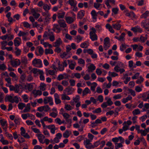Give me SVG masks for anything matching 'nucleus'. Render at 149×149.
Returning <instances> with one entry per match:
<instances>
[{"instance_id":"48","label":"nucleus","mask_w":149,"mask_h":149,"mask_svg":"<svg viewBox=\"0 0 149 149\" xmlns=\"http://www.w3.org/2000/svg\"><path fill=\"white\" fill-rule=\"evenodd\" d=\"M93 84L94 85L93 86H91V91H95V88L97 85L96 83L94 82L93 83Z\"/></svg>"},{"instance_id":"12","label":"nucleus","mask_w":149,"mask_h":149,"mask_svg":"<svg viewBox=\"0 0 149 149\" xmlns=\"http://www.w3.org/2000/svg\"><path fill=\"white\" fill-rule=\"evenodd\" d=\"M62 43V41L60 38H58L54 43V45L53 46L54 47H59L60 45Z\"/></svg>"},{"instance_id":"64","label":"nucleus","mask_w":149,"mask_h":149,"mask_svg":"<svg viewBox=\"0 0 149 149\" xmlns=\"http://www.w3.org/2000/svg\"><path fill=\"white\" fill-rule=\"evenodd\" d=\"M82 37H81L80 35H78L77 36V43L80 42L82 40Z\"/></svg>"},{"instance_id":"58","label":"nucleus","mask_w":149,"mask_h":149,"mask_svg":"<svg viewBox=\"0 0 149 149\" xmlns=\"http://www.w3.org/2000/svg\"><path fill=\"white\" fill-rule=\"evenodd\" d=\"M118 9L117 8H113L112 9V11L115 15H116L118 13Z\"/></svg>"},{"instance_id":"17","label":"nucleus","mask_w":149,"mask_h":149,"mask_svg":"<svg viewBox=\"0 0 149 149\" xmlns=\"http://www.w3.org/2000/svg\"><path fill=\"white\" fill-rule=\"evenodd\" d=\"M132 97L130 95H128V97H127L125 98H123L122 100V102L124 104L126 103L127 102L128 100H132Z\"/></svg>"},{"instance_id":"34","label":"nucleus","mask_w":149,"mask_h":149,"mask_svg":"<svg viewBox=\"0 0 149 149\" xmlns=\"http://www.w3.org/2000/svg\"><path fill=\"white\" fill-rule=\"evenodd\" d=\"M125 35V34L124 32H123L121 34V35L119 37V40L120 41H124V37Z\"/></svg>"},{"instance_id":"57","label":"nucleus","mask_w":149,"mask_h":149,"mask_svg":"<svg viewBox=\"0 0 149 149\" xmlns=\"http://www.w3.org/2000/svg\"><path fill=\"white\" fill-rule=\"evenodd\" d=\"M33 88V86L32 84H28L27 89L29 91H31L32 90Z\"/></svg>"},{"instance_id":"40","label":"nucleus","mask_w":149,"mask_h":149,"mask_svg":"<svg viewBox=\"0 0 149 149\" xmlns=\"http://www.w3.org/2000/svg\"><path fill=\"white\" fill-rule=\"evenodd\" d=\"M18 61H10V63L11 65L13 67H16L18 65Z\"/></svg>"},{"instance_id":"33","label":"nucleus","mask_w":149,"mask_h":149,"mask_svg":"<svg viewBox=\"0 0 149 149\" xmlns=\"http://www.w3.org/2000/svg\"><path fill=\"white\" fill-rule=\"evenodd\" d=\"M140 113L139 109H134L132 112V113L134 116L140 114Z\"/></svg>"},{"instance_id":"4","label":"nucleus","mask_w":149,"mask_h":149,"mask_svg":"<svg viewBox=\"0 0 149 149\" xmlns=\"http://www.w3.org/2000/svg\"><path fill=\"white\" fill-rule=\"evenodd\" d=\"M113 102L111 98H109L107 100V102H104L101 105V107L103 108H105L108 106H111L113 104Z\"/></svg>"},{"instance_id":"61","label":"nucleus","mask_w":149,"mask_h":149,"mask_svg":"<svg viewBox=\"0 0 149 149\" xmlns=\"http://www.w3.org/2000/svg\"><path fill=\"white\" fill-rule=\"evenodd\" d=\"M28 117H29L30 118V119L32 120H34L35 119V117L32 114L27 113Z\"/></svg>"},{"instance_id":"63","label":"nucleus","mask_w":149,"mask_h":149,"mask_svg":"<svg viewBox=\"0 0 149 149\" xmlns=\"http://www.w3.org/2000/svg\"><path fill=\"white\" fill-rule=\"evenodd\" d=\"M122 97V96L120 94H118L115 95L113 97V98L116 100L120 99Z\"/></svg>"},{"instance_id":"62","label":"nucleus","mask_w":149,"mask_h":149,"mask_svg":"<svg viewBox=\"0 0 149 149\" xmlns=\"http://www.w3.org/2000/svg\"><path fill=\"white\" fill-rule=\"evenodd\" d=\"M96 91L98 93H102V90L99 86H98L97 88Z\"/></svg>"},{"instance_id":"31","label":"nucleus","mask_w":149,"mask_h":149,"mask_svg":"<svg viewBox=\"0 0 149 149\" xmlns=\"http://www.w3.org/2000/svg\"><path fill=\"white\" fill-rule=\"evenodd\" d=\"M2 138L0 140V141L1 142L3 145H7L8 144L9 142L8 141L6 140H4V138L2 134Z\"/></svg>"},{"instance_id":"43","label":"nucleus","mask_w":149,"mask_h":149,"mask_svg":"<svg viewBox=\"0 0 149 149\" xmlns=\"http://www.w3.org/2000/svg\"><path fill=\"white\" fill-rule=\"evenodd\" d=\"M15 49L16 50L15 52L16 55L17 56H18L20 55L21 52V50L17 47L15 48Z\"/></svg>"},{"instance_id":"5","label":"nucleus","mask_w":149,"mask_h":149,"mask_svg":"<svg viewBox=\"0 0 149 149\" xmlns=\"http://www.w3.org/2000/svg\"><path fill=\"white\" fill-rule=\"evenodd\" d=\"M64 91L67 92V95H69L72 94L74 92V89L72 87H70L69 86L65 88Z\"/></svg>"},{"instance_id":"24","label":"nucleus","mask_w":149,"mask_h":149,"mask_svg":"<svg viewBox=\"0 0 149 149\" xmlns=\"http://www.w3.org/2000/svg\"><path fill=\"white\" fill-rule=\"evenodd\" d=\"M129 45H125V43L122 44L120 46V50L121 51H123L125 49L128 47H129Z\"/></svg>"},{"instance_id":"8","label":"nucleus","mask_w":149,"mask_h":149,"mask_svg":"<svg viewBox=\"0 0 149 149\" xmlns=\"http://www.w3.org/2000/svg\"><path fill=\"white\" fill-rule=\"evenodd\" d=\"M131 30L133 31L134 32L136 33L139 32L141 33L142 31V29L139 26H136L135 27H132Z\"/></svg>"},{"instance_id":"46","label":"nucleus","mask_w":149,"mask_h":149,"mask_svg":"<svg viewBox=\"0 0 149 149\" xmlns=\"http://www.w3.org/2000/svg\"><path fill=\"white\" fill-rule=\"evenodd\" d=\"M6 67L4 64H0V69L3 71L6 70Z\"/></svg>"},{"instance_id":"25","label":"nucleus","mask_w":149,"mask_h":149,"mask_svg":"<svg viewBox=\"0 0 149 149\" xmlns=\"http://www.w3.org/2000/svg\"><path fill=\"white\" fill-rule=\"evenodd\" d=\"M0 123L2 127L7 126L8 125L7 121L4 120L3 119L0 120Z\"/></svg>"},{"instance_id":"3","label":"nucleus","mask_w":149,"mask_h":149,"mask_svg":"<svg viewBox=\"0 0 149 149\" xmlns=\"http://www.w3.org/2000/svg\"><path fill=\"white\" fill-rule=\"evenodd\" d=\"M141 26L147 31H149V19L142 21L141 23Z\"/></svg>"},{"instance_id":"16","label":"nucleus","mask_w":149,"mask_h":149,"mask_svg":"<svg viewBox=\"0 0 149 149\" xmlns=\"http://www.w3.org/2000/svg\"><path fill=\"white\" fill-rule=\"evenodd\" d=\"M65 19L66 22L69 24H71L73 22L74 20L72 17H66L65 18Z\"/></svg>"},{"instance_id":"36","label":"nucleus","mask_w":149,"mask_h":149,"mask_svg":"<svg viewBox=\"0 0 149 149\" xmlns=\"http://www.w3.org/2000/svg\"><path fill=\"white\" fill-rule=\"evenodd\" d=\"M139 79L136 81V83L137 84H140L143 82L144 79L141 76H140Z\"/></svg>"},{"instance_id":"37","label":"nucleus","mask_w":149,"mask_h":149,"mask_svg":"<svg viewBox=\"0 0 149 149\" xmlns=\"http://www.w3.org/2000/svg\"><path fill=\"white\" fill-rule=\"evenodd\" d=\"M46 86V84L44 83H41L40 86V90L44 91L45 90V87Z\"/></svg>"},{"instance_id":"49","label":"nucleus","mask_w":149,"mask_h":149,"mask_svg":"<svg viewBox=\"0 0 149 149\" xmlns=\"http://www.w3.org/2000/svg\"><path fill=\"white\" fill-rule=\"evenodd\" d=\"M88 46V45L87 44L86 42L81 43L80 45V47L82 48H86Z\"/></svg>"},{"instance_id":"45","label":"nucleus","mask_w":149,"mask_h":149,"mask_svg":"<svg viewBox=\"0 0 149 149\" xmlns=\"http://www.w3.org/2000/svg\"><path fill=\"white\" fill-rule=\"evenodd\" d=\"M7 98L9 102L12 103L14 102L13 99V97L12 96L10 95H8L7 96Z\"/></svg>"},{"instance_id":"54","label":"nucleus","mask_w":149,"mask_h":149,"mask_svg":"<svg viewBox=\"0 0 149 149\" xmlns=\"http://www.w3.org/2000/svg\"><path fill=\"white\" fill-rule=\"evenodd\" d=\"M135 90L137 92H139L142 91V89L138 86L135 87Z\"/></svg>"},{"instance_id":"9","label":"nucleus","mask_w":149,"mask_h":149,"mask_svg":"<svg viewBox=\"0 0 149 149\" xmlns=\"http://www.w3.org/2000/svg\"><path fill=\"white\" fill-rule=\"evenodd\" d=\"M58 22L61 27L64 28L66 27L67 24L65 23V21L64 20L60 19L58 20Z\"/></svg>"},{"instance_id":"41","label":"nucleus","mask_w":149,"mask_h":149,"mask_svg":"<svg viewBox=\"0 0 149 149\" xmlns=\"http://www.w3.org/2000/svg\"><path fill=\"white\" fill-rule=\"evenodd\" d=\"M33 93L35 95H41L42 94V92L39 90L36 91H34L33 92Z\"/></svg>"},{"instance_id":"56","label":"nucleus","mask_w":149,"mask_h":149,"mask_svg":"<svg viewBox=\"0 0 149 149\" xmlns=\"http://www.w3.org/2000/svg\"><path fill=\"white\" fill-rule=\"evenodd\" d=\"M63 116L64 118L67 119L70 117V115L67 113H62Z\"/></svg>"},{"instance_id":"21","label":"nucleus","mask_w":149,"mask_h":149,"mask_svg":"<svg viewBox=\"0 0 149 149\" xmlns=\"http://www.w3.org/2000/svg\"><path fill=\"white\" fill-rule=\"evenodd\" d=\"M149 16V11H146L141 16V18H146Z\"/></svg>"},{"instance_id":"10","label":"nucleus","mask_w":149,"mask_h":149,"mask_svg":"<svg viewBox=\"0 0 149 149\" xmlns=\"http://www.w3.org/2000/svg\"><path fill=\"white\" fill-rule=\"evenodd\" d=\"M43 70H39L38 69L36 68H33L31 71L30 72H32L33 74H36V75H34V77H36V75H37L38 74V73L39 74L40 73V71H42Z\"/></svg>"},{"instance_id":"51","label":"nucleus","mask_w":149,"mask_h":149,"mask_svg":"<svg viewBox=\"0 0 149 149\" xmlns=\"http://www.w3.org/2000/svg\"><path fill=\"white\" fill-rule=\"evenodd\" d=\"M104 100L103 96L102 95H99L97 98V100L99 101L100 102H102Z\"/></svg>"},{"instance_id":"28","label":"nucleus","mask_w":149,"mask_h":149,"mask_svg":"<svg viewBox=\"0 0 149 149\" xmlns=\"http://www.w3.org/2000/svg\"><path fill=\"white\" fill-rule=\"evenodd\" d=\"M54 28L57 30V31H56V32L58 33L60 32L61 31V29L60 25L57 24H54Z\"/></svg>"},{"instance_id":"2","label":"nucleus","mask_w":149,"mask_h":149,"mask_svg":"<svg viewBox=\"0 0 149 149\" xmlns=\"http://www.w3.org/2000/svg\"><path fill=\"white\" fill-rule=\"evenodd\" d=\"M32 64L34 66L38 68H41L42 65V61L40 59H34L32 61Z\"/></svg>"},{"instance_id":"35","label":"nucleus","mask_w":149,"mask_h":149,"mask_svg":"<svg viewBox=\"0 0 149 149\" xmlns=\"http://www.w3.org/2000/svg\"><path fill=\"white\" fill-rule=\"evenodd\" d=\"M65 14V13L64 12L61 13H59L58 14L57 17L58 19L63 18Z\"/></svg>"},{"instance_id":"1","label":"nucleus","mask_w":149,"mask_h":149,"mask_svg":"<svg viewBox=\"0 0 149 149\" xmlns=\"http://www.w3.org/2000/svg\"><path fill=\"white\" fill-rule=\"evenodd\" d=\"M91 31L89 33L90 38L93 41L96 40L97 39V36L95 33L96 30L95 28L92 27L91 28Z\"/></svg>"},{"instance_id":"19","label":"nucleus","mask_w":149,"mask_h":149,"mask_svg":"<svg viewBox=\"0 0 149 149\" xmlns=\"http://www.w3.org/2000/svg\"><path fill=\"white\" fill-rule=\"evenodd\" d=\"M25 107V108L23 111L24 113L30 111L31 109V106L29 103L27 104L26 106Z\"/></svg>"},{"instance_id":"29","label":"nucleus","mask_w":149,"mask_h":149,"mask_svg":"<svg viewBox=\"0 0 149 149\" xmlns=\"http://www.w3.org/2000/svg\"><path fill=\"white\" fill-rule=\"evenodd\" d=\"M26 77V74L24 73H23V74H22L20 76L19 82H22L23 81H25Z\"/></svg>"},{"instance_id":"50","label":"nucleus","mask_w":149,"mask_h":149,"mask_svg":"<svg viewBox=\"0 0 149 149\" xmlns=\"http://www.w3.org/2000/svg\"><path fill=\"white\" fill-rule=\"evenodd\" d=\"M65 108L68 111H70L73 109V108L70 105L68 104H65Z\"/></svg>"},{"instance_id":"6","label":"nucleus","mask_w":149,"mask_h":149,"mask_svg":"<svg viewBox=\"0 0 149 149\" xmlns=\"http://www.w3.org/2000/svg\"><path fill=\"white\" fill-rule=\"evenodd\" d=\"M21 41V38L19 37H17L15 38L14 40V44L15 46L18 47L20 44V41Z\"/></svg>"},{"instance_id":"23","label":"nucleus","mask_w":149,"mask_h":149,"mask_svg":"<svg viewBox=\"0 0 149 149\" xmlns=\"http://www.w3.org/2000/svg\"><path fill=\"white\" fill-rule=\"evenodd\" d=\"M29 35V33L27 32H24L22 31H20L18 35L19 36H28Z\"/></svg>"},{"instance_id":"14","label":"nucleus","mask_w":149,"mask_h":149,"mask_svg":"<svg viewBox=\"0 0 149 149\" xmlns=\"http://www.w3.org/2000/svg\"><path fill=\"white\" fill-rule=\"evenodd\" d=\"M96 68L95 66L93 64H91L88 67V69L87 70L88 72H92Z\"/></svg>"},{"instance_id":"13","label":"nucleus","mask_w":149,"mask_h":149,"mask_svg":"<svg viewBox=\"0 0 149 149\" xmlns=\"http://www.w3.org/2000/svg\"><path fill=\"white\" fill-rule=\"evenodd\" d=\"M112 27L113 28L116 29L117 30H119L120 29L121 25L120 24H113L112 25Z\"/></svg>"},{"instance_id":"59","label":"nucleus","mask_w":149,"mask_h":149,"mask_svg":"<svg viewBox=\"0 0 149 149\" xmlns=\"http://www.w3.org/2000/svg\"><path fill=\"white\" fill-rule=\"evenodd\" d=\"M68 3L71 6H75L76 5L74 3V0H69Z\"/></svg>"},{"instance_id":"52","label":"nucleus","mask_w":149,"mask_h":149,"mask_svg":"<svg viewBox=\"0 0 149 149\" xmlns=\"http://www.w3.org/2000/svg\"><path fill=\"white\" fill-rule=\"evenodd\" d=\"M50 15H48L47 17H46L45 18V21L44 22L45 23H46L49 22V21L50 19Z\"/></svg>"},{"instance_id":"27","label":"nucleus","mask_w":149,"mask_h":149,"mask_svg":"<svg viewBox=\"0 0 149 149\" xmlns=\"http://www.w3.org/2000/svg\"><path fill=\"white\" fill-rule=\"evenodd\" d=\"M70 97L67 95L65 94H63L61 95V99L62 100H70Z\"/></svg>"},{"instance_id":"60","label":"nucleus","mask_w":149,"mask_h":149,"mask_svg":"<svg viewBox=\"0 0 149 149\" xmlns=\"http://www.w3.org/2000/svg\"><path fill=\"white\" fill-rule=\"evenodd\" d=\"M43 107L44 108V111L45 112H47L50 109V108L48 105L44 106Z\"/></svg>"},{"instance_id":"15","label":"nucleus","mask_w":149,"mask_h":149,"mask_svg":"<svg viewBox=\"0 0 149 149\" xmlns=\"http://www.w3.org/2000/svg\"><path fill=\"white\" fill-rule=\"evenodd\" d=\"M84 15V10H81L79 11L78 13L77 16L78 18L81 19Z\"/></svg>"},{"instance_id":"32","label":"nucleus","mask_w":149,"mask_h":149,"mask_svg":"<svg viewBox=\"0 0 149 149\" xmlns=\"http://www.w3.org/2000/svg\"><path fill=\"white\" fill-rule=\"evenodd\" d=\"M25 104L22 102L19 103L18 105L19 109L20 110H22L24 107H25Z\"/></svg>"},{"instance_id":"7","label":"nucleus","mask_w":149,"mask_h":149,"mask_svg":"<svg viewBox=\"0 0 149 149\" xmlns=\"http://www.w3.org/2000/svg\"><path fill=\"white\" fill-rule=\"evenodd\" d=\"M54 95L55 98V102L56 104H58L61 103V101L59 99V97L58 94L57 93H55L54 94Z\"/></svg>"},{"instance_id":"11","label":"nucleus","mask_w":149,"mask_h":149,"mask_svg":"<svg viewBox=\"0 0 149 149\" xmlns=\"http://www.w3.org/2000/svg\"><path fill=\"white\" fill-rule=\"evenodd\" d=\"M16 89L15 90V92L18 93L20 90H22L23 88V86L22 85L19 84L15 85Z\"/></svg>"},{"instance_id":"18","label":"nucleus","mask_w":149,"mask_h":149,"mask_svg":"<svg viewBox=\"0 0 149 149\" xmlns=\"http://www.w3.org/2000/svg\"><path fill=\"white\" fill-rule=\"evenodd\" d=\"M71 132L68 130H66L64 133L63 134V136L65 138H68L70 136Z\"/></svg>"},{"instance_id":"47","label":"nucleus","mask_w":149,"mask_h":149,"mask_svg":"<svg viewBox=\"0 0 149 149\" xmlns=\"http://www.w3.org/2000/svg\"><path fill=\"white\" fill-rule=\"evenodd\" d=\"M122 91V89L121 88H118L117 89H113L112 91V92L114 93H116L117 92H121Z\"/></svg>"},{"instance_id":"55","label":"nucleus","mask_w":149,"mask_h":149,"mask_svg":"<svg viewBox=\"0 0 149 149\" xmlns=\"http://www.w3.org/2000/svg\"><path fill=\"white\" fill-rule=\"evenodd\" d=\"M109 75L110 76L111 75L112 77H115L118 75V74L115 73V72H111L110 71L109 72Z\"/></svg>"},{"instance_id":"20","label":"nucleus","mask_w":149,"mask_h":149,"mask_svg":"<svg viewBox=\"0 0 149 149\" xmlns=\"http://www.w3.org/2000/svg\"><path fill=\"white\" fill-rule=\"evenodd\" d=\"M52 97H46L44 98L43 102L45 104H46L50 102Z\"/></svg>"},{"instance_id":"26","label":"nucleus","mask_w":149,"mask_h":149,"mask_svg":"<svg viewBox=\"0 0 149 149\" xmlns=\"http://www.w3.org/2000/svg\"><path fill=\"white\" fill-rule=\"evenodd\" d=\"M90 92L91 91L89 88L87 87L83 91L82 95L84 96Z\"/></svg>"},{"instance_id":"42","label":"nucleus","mask_w":149,"mask_h":149,"mask_svg":"<svg viewBox=\"0 0 149 149\" xmlns=\"http://www.w3.org/2000/svg\"><path fill=\"white\" fill-rule=\"evenodd\" d=\"M27 59L26 56L21 57V61L23 64H26L27 63Z\"/></svg>"},{"instance_id":"30","label":"nucleus","mask_w":149,"mask_h":149,"mask_svg":"<svg viewBox=\"0 0 149 149\" xmlns=\"http://www.w3.org/2000/svg\"><path fill=\"white\" fill-rule=\"evenodd\" d=\"M53 53V51L52 49H46L45 50V54L46 55L49 54H52Z\"/></svg>"},{"instance_id":"38","label":"nucleus","mask_w":149,"mask_h":149,"mask_svg":"<svg viewBox=\"0 0 149 149\" xmlns=\"http://www.w3.org/2000/svg\"><path fill=\"white\" fill-rule=\"evenodd\" d=\"M44 72L43 71H40L39 74H40V78L41 80L44 81L45 79V77L43 75Z\"/></svg>"},{"instance_id":"44","label":"nucleus","mask_w":149,"mask_h":149,"mask_svg":"<svg viewBox=\"0 0 149 149\" xmlns=\"http://www.w3.org/2000/svg\"><path fill=\"white\" fill-rule=\"evenodd\" d=\"M43 8L45 11H48L50 8V6L47 4H45L43 6Z\"/></svg>"},{"instance_id":"39","label":"nucleus","mask_w":149,"mask_h":149,"mask_svg":"<svg viewBox=\"0 0 149 149\" xmlns=\"http://www.w3.org/2000/svg\"><path fill=\"white\" fill-rule=\"evenodd\" d=\"M127 90L129 92L131 95H132L133 97H134L136 96V93L134 90L130 88H128Z\"/></svg>"},{"instance_id":"22","label":"nucleus","mask_w":149,"mask_h":149,"mask_svg":"<svg viewBox=\"0 0 149 149\" xmlns=\"http://www.w3.org/2000/svg\"><path fill=\"white\" fill-rule=\"evenodd\" d=\"M97 13H96L95 10H92L91 12V14L92 16V18L96 19H97Z\"/></svg>"},{"instance_id":"53","label":"nucleus","mask_w":149,"mask_h":149,"mask_svg":"<svg viewBox=\"0 0 149 149\" xmlns=\"http://www.w3.org/2000/svg\"><path fill=\"white\" fill-rule=\"evenodd\" d=\"M102 112V110L101 108H98L97 109H95V110L93 111V113H100Z\"/></svg>"}]
</instances>
